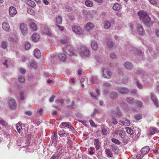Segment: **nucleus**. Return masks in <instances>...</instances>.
I'll list each match as a JSON object with an SVG mask.
<instances>
[{"label": "nucleus", "instance_id": "39448f33", "mask_svg": "<svg viewBox=\"0 0 159 159\" xmlns=\"http://www.w3.org/2000/svg\"><path fill=\"white\" fill-rule=\"evenodd\" d=\"M102 75L105 78L110 79L112 75L111 72L109 69L105 67L102 70Z\"/></svg>", "mask_w": 159, "mask_h": 159}, {"label": "nucleus", "instance_id": "de8ad7c7", "mask_svg": "<svg viewBox=\"0 0 159 159\" xmlns=\"http://www.w3.org/2000/svg\"><path fill=\"white\" fill-rule=\"evenodd\" d=\"M126 131L128 134H132L133 133V131L132 129L129 127H127L125 128Z\"/></svg>", "mask_w": 159, "mask_h": 159}, {"label": "nucleus", "instance_id": "9b49d317", "mask_svg": "<svg viewBox=\"0 0 159 159\" xmlns=\"http://www.w3.org/2000/svg\"><path fill=\"white\" fill-rule=\"evenodd\" d=\"M62 152V149H58L57 152L52 156L50 159H58L60 155H61Z\"/></svg>", "mask_w": 159, "mask_h": 159}, {"label": "nucleus", "instance_id": "412c9836", "mask_svg": "<svg viewBox=\"0 0 159 159\" xmlns=\"http://www.w3.org/2000/svg\"><path fill=\"white\" fill-rule=\"evenodd\" d=\"M157 131V129L154 127H150L148 131V135H152L155 134Z\"/></svg>", "mask_w": 159, "mask_h": 159}, {"label": "nucleus", "instance_id": "69168bd1", "mask_svg": "<svg viewBox=\"0 0 159 159\" xmlns=\"http://www.w3.org/2000/svg\"><path fill=\"white\" fill-rule=\"evenodd\" d=\"M55 98L56 96L53 95L49 98V100L50 102H52L54 101V99Z\"/></svg>", "mask_w": 159, "mask_h": 159}, {"label": "nucleus", "instance_id": "f03ea898", "mask_svg": "<svg viewBox=\"0 0 159 159\" xmlns=\"http://www.w3.org/2000/svg\"><path fill=\"white\" fill-rule=\"evenodd\" d=\"M131 30L132 32H136L140 34H143L144 33V30L142 25L139 24H136L135 26L131 24L130 26Z\"/></svg>", "mask_w": 159, "mask_h": 159}, {"label": "nucleus", "instance_id": "393cba45", "mask_svg": "<svg viewBox=\"0 0 159 159\" xmlns=\"http://www.w3.org/2000/svg\"><path fill=\"white\" fill-rule=\"evenodd\" d=\"M34 55L36 58H39L41 56V53L40 50L38 48L35 49L34 51Z\"/></svg>", "mask_w": 159, "mask_h": 159}, {"label": "nucleus", "instance_id": "9d476101", "mask_svg": "<svg viewBox=\"0 0 159 159\" xmlns=\"http://www.w3.org/2000/svg\"><path fill=\"white\" fill-rule=\"evenodd\" d=\"M41 30L44 34L49 35L51 34L50 30L46 25H43L41 27Z\"/></svg>", "mask_w": 159, "mask_h": 159}, {"label": "nucleus", "instance_id": "7ed1b4c3", "mask_svg": "<svg viewBox=\"0 0 159 159\" xmlns=\"http://www.w3.org/2000/svg\"><path fill=\"white\" fill-rule=\"evenodd\" d=\"M79 52L80 55L84 58L88 57L90 56L89 50L85 46H81Z\"/></svg>", "mask_w": 159, "mask_h": 159}, {"label": "nucleus", "instance_id": "c756f323", "mask_svg": "<svg viewBox=\"0 0 159 159\" xmlns=\"http://www.w3.org/2000/svg\"><path fill=\"white\" fill-rule=\"evenodd\" d=\"M28 66L35 68H36L37 66V63L34 61H32L30 62Z\"/></svg>", "mask_w": 159, "mask_h": 159}, {"label": "nucleus", "instance_id": "a211bd4d", "mask_svg": "<svg viewBox=\"0 0 159 159\" xmlns=\"http://www.w3.org/2000/svg\"><path fill=\"white\" fill-rule=\"evenodd\" d=\"M118 92L122 94H126L129 92L128 89L125 87H120L118 89Z\"/></svg>", "mask_w": 159, "mask_h": 159}, {"label": "nucleus", "instance_id": "f3484780", "mask_svg": "<svg viewBox=\"0 0 159 159\" xmlns=\"http://www.w3.org/2000/svg\"><path fill=\"white\" fill-rule=\"evenodd\" d=\"M93 143L96 150H98L101 146V143L99 140L97 139H94L93 140Z\"/></svg>", "mask_w": 159, "mask_h": 159}, {"label": "nucleus", "instance_id": "ddd939ff", "mask_svg": "<svg viewBox=\"0 0 159 159\" xmlns=\"http://www.w3.org/2000/svg\"><path fill=\"white\" fill-rule=\"evenodd\" d=\"M119 122L120 125L125 126H129L130 123V121L126 119L120 120Z\"/></svg>", "mask_w": 159, "mask_h": 159}, {"label": "nucleus", "instance_id": "0eeeda50", "mask_svg": "<svg viewBox=\"0 0 159 159\" xmlns=\"http://www.w3.org/2000/svg\"><path fill=\"white\" fill-rule=\"evenodd\" d=\"M21 32L23 35H26L28 33V29L26 25L24 23H21L20 25Z\"/></svg>", "mask_w": 159, "mask_h": 159}, {"label": "nucleus", "instance_id": "5fc2aeb1", "mask_svg": "<svg viewBox=\"0 0 159 159\" xmlns=\"http://www.w3.org/2000/svg\"><path fill=\"white\" fill-rule=\"evenodd\" d=\"M134 118L137 120H139L142 118V116L140 114H137L135 115Z\"/></svg>", "mask_w": 159, "mask_h": 159}, {"label": "nucleus", "instance_id": "cd10ccee", "mask_svg": "<svg viewBox=\"0 0 159 159\" xmlns=\"http://www.w3.org/2000/svg\"><path fill=\"white\" fill-rule=\"evenodd\" d=\"M94 25L93 23L89 22L88 23L86 26V29L88 30H89L94 27Z\"/></svg>", "mask_w": 159, "mask_h": 159}, {"label": "nucleus", "instance_id": "a878e982", "mask_svg": "<svg viewBox=\"0 0 159 159\" xmlns=\"http://www.w3.org/2000/svg\"><path fill=\"white\" fill-rule=\"evenodd\" d=\"M112 113L115 116H117L119 117L122 116V114L118 109H117L116 111H112Z\"/></svg>", "mask_w": 159, "mask_h": 159}, {"label": "nucleus", "instance_id": "20e7f679", "mask_svg": "<svg viewBox=\"0 0 159 159\" xmlns=\"http://www.w3.org/2000/svg\"><path fill=\"white\" fill-rule=\"evenodd\" d=\"M64 48H63V51L66 52L68 55L72 56L74 55V49L71 45L67 44Z\"/></svg>", "mask_w": 159, "mask_h": 159}, {"label": "nucleus", "instance_id": "c03bdc74", "mask_svg": "<svg viewBox=\"0 0 159 159\" xmlns=\"http://www.w3.org/2000/svg\"><path fill=\"white\" fill-rule=\"evenodd\" d=\"M8 40L9 41L12 42H16L17 41L18 39L16 37H10L8 38Z\"/></svg>", "mask_w": 159, "mask_h": 159}, {"label": "nucleus", "instance_id": "5701e85b", "mask_svg": "<svg viewBox=\"0 0 159 159\" xmlns=\"http://www.w3.org/2000/svg\"><path fill=\"white\" fill-rule=\"evenodd\" d=\"M149 147L148 146H146L141 149V152L142 154H146L149 152Z\"/></svg>", "mask_w": 159, "mask_h": 159}, {"label": "nucleus", "instance_id": "f704fd0d", "mask_svg": "<svg viewBox=\"0 0 159 159\" xmlns=\"http://www.w3.org/2000/svg\"><path fill=\"white\" fill-rule=\"evenodd\" d=\"M120 8V5L118 3L115 4L113 7V9L116 11L119 10Z\"/></svg>", "mask_w": 159, "mask_h": 159}, {"label": "nucleus", "instance_id": "3c124183", "mask_svg": "<svg viewBox=\"0 0 159 159\" xmlns=\"http://www.w3.org/2000/svg\"><path fill=\"white\" fill-rule=\"evenodd\" d=\"M62 19L61 17L59 16H58L56 17V22L59 24H61L62 23Z\"/></svg>", "mask_w": 159, "mask_h": 159}, {"label": "nucleus", "instance_id": "c85d7f7f", "mask_svg": "<svg viewBox=\"0 0 159 159\" xmlns=\"http://www.w3.org/2000/svg\"><path fill=\"white\" fill-rule=\"evenodd\" d=\"M101 131L102 135H106L108 133V129L107 128L101 127Z\"/></svg>", "mask_w": 159, "mask_h": 159}, {"label": "nucleus", "instance_id": "603ef678", "mask_svg": "<svg viewBox=\"0 0 159 159\" xmlns=\"http://www.w3.org/2000/svg\"><path fill=\"white\" fill-rule=\"evenodd\" d=\"M28 4L32 7H34L35 6V4L34 1H29L28 2Z\"/></svg>", "mask_w": 159, "mask_h": 159}, {"label": "nucleus", "instance_id": "473e14b6", "mask_svg": "<svg viewBox=\"0 0 159 159\" xmlns=\"http://www.w3.org/2000/svg\"><path fill=\"white\" fill-rule=\"evenodd\" d=\"M134 82L137 87L140 89H142L143 88L142 85L141 84L140 82L137 79L134 80Z\"/></svg>", "mask_w": 159, "mask_h": 159}, {"label": "nucleus", "instance_id": "6e6552de", "mask_svg": "<svg viewBox=\"0 0 159 159\" xmlns=\"http://www.w3.org/2000/svg\"><path fill=\"white\" fill-rule=\"evenodd\" d=\"M9 107L12 110H15L17 107V103L13 99H10L9 101Z\"/></svg>", "mask_w": 159, "mask_h": 159}, {"label": "nucleus", "instance_id": "58836bf2", "mask_svg": "<svg viewBox=\"0 0 159 159\" xmlns=\"http://www.w3.org/2000/svg\"><path fill=\"white\" fill-rule=\"evenodd\" d=\"M105 152L108 156L109 157H112L113 156V154L109 149H105Z\"/></svg>", "mask_w": 159, "mask_h": 159}, {"label": "nucleus", "instance_id": "a18cd8bd", "mask_svg": "<svg viewBox=\"0 0 159 159\" xmlns=\"http://www.w3.org/2000/svg\"><path fill=\"white\" fill-rule=\"evenodd\" d=\"M85 5L87 7H91L93 5V3L92 2L89 1L87 0L85 2Z\"/></svg>", "mask_w": 159, "mask_h": 159}, {"label": "nucleus", "instance_id": "4d7b16f0", "mask_svg": "<svg viewBox=\"0 0 159 159\" xmlns=\"http://www.w3.org/2000/svg\"><path fill=\"white\" fill-rule=\"evenodd\" d=\"M7 43L6 41H2L1 45V47L4 49L7 48Z\"/></svg>", "mask_w": 159, "mask_h": 159}, {"label": "nucleus", "instance_id": "338daca9", "mask_svg": "<svg viewBox=\"0 0 159 159\" xmlns=\"http://www.w3.org/2000/svg\"><path fill=\"white\" fill-rule=\"evenodd\" d=\"M131 49L132 51L133 52H134L135 53H137V51L138 52V53H139V52L140 53H141L142 52L141 51H139V50L138 51L136 50L135 49V48H134L133 47H131Z\"/></svg>", "mask_w": 159, "mask_h": 159}, {"label": "nucleus", "instance_id": "bb28decb", "mask_svg": "<svg viewBox=\"0 0 159 159\" xmlns=\"http://www.w3.org/2000/svg\"><path fill=\"white\" fill-rule=\"evenodd\" d=\"M118 95V94L116 92L112 91L110 93V97L112 99H115L117 98Z\"/></svg>", "mask_w": 159, "mask_h": 159}, {"label": "nucleus", "instance_id": "dca6fc26", "mask_svg": "<svg viewBox=\"0 0 159 159\" xmlns=\"http://www.w3.org/2000/svg\"><path fill=\"white\" fill-rule=\"evenodd\" d=\"M124 67L127 70H131L133 67V64L129 61H126L123 64Z\"/></svg>", "mask_w": 159, "mask_h": 159}, {"label": "nucleus", "instance_id": "6ab92c4d", "mask_svg": "<svg viewBox=\"0 0 159 159\" xmlns=\"http://www.w3.org/2000/svg\"><path fill=\"white\" fill-rule=\"evenodd\" d=\"M61 125L62 126L66 127L70 129L71 130L74 129V128L71 126V124L70 123L67 122H63L61 123Z\"/></svg>", "mask_w": 159, "mask_h": 159}, {"label": "nucleus", "instance_id": "6e6d98bb", "mask_svg": "<svg viewBox=\"0 0 159 159\" xmlns=\"http://www.w3.org/2000/svg\"><path fill=\"white\" fill-rule=\"evenodd\" d=\"M25 98L24 92L21 91L20 93V96L19 100L20 101H22Z\"/></svg>", "mask_w": 159, "mask_h": 159}, {"label": "nucleus", "instance_id": "680f3d73", "mask_svg": "<svg viewBox=\"0 0 159 159\" xmlns=\"http://www.w3.org/2000/svg\"><path fill=\"white\" fill-rule=\"evenodd\" d=\"M19 70L20 73L23 74H25L26 73V70L25 69L22 68H20L19 69Z\"/></svg>", "mask_w": 159, "mask_h": 159}, {"label": "nucleus", "instance_id": "f8f14e48", "mask_svg": "<svg viewBox=\"0 0 159 159\" xmlns=\"http://www.w3.org/2000/svg\"><path fill=\"white\" fill-rule=\"evenodd\" d=\"M9 13L11 17H13L17 13V11L16 8L11 6L9 8Z\"/></svg>", "mask_w": 159, "mask_h": 159}, {"label": "nucleus", "instance_id": "ea45409f", "mask_svg": "<svg viewBox=\"0 0 159 159\" xmlns=\"http://www.w3.org/2000/svg\"><path fill=\"white\" fill-rule=\"evenodd\" d=\"M25 49L26 50H29L31 47L30 43L28 42H25Z\"/></svg>", "mask_w": 159, "mask_h": 159}, {"label": "nucleus", "instance_id": "a19ab883", "mask_svg": "<svg viewBox=\"0 0 159 159\" xmlns=\"http://www.w3.org/2000/svg\"><path fill=\"white\" fill-rule=\"evenodd\" d=\"M91 81L95 84H98L99 82V80L96 76L93 77L90 80Z\"/></svg>", "mask_w": 159, "mask_h": 159}, {"label": "nucleus", "instance_id": "8fccbe9b", "mask_svg": "<svg viewBox=\"0 0 159 159\" xmlns=\"http://www.w3.org/2000/svg\"><path fill=\"white\" fill-rule=\"evenodd\" d=\"M18 79L19 81L21 83H23L25 81V78L24 76H19Z\"/></svg>", "mask_w": 159, "mask_h": 159}, {"label": "nucleus", "instance_id": "79ce46f5", "mask_svg": "<svg viewBox=\"0 0 159 159\" xmlns=\"http://www.w3.org/2000/svg\"><path fill=\"white\" fill-rule=\"evenodd\" d=\"M103 87L105 89H108L111 87V85L108 82H105L103 84Z\"/></svg>", "mask_w": 159, "mask_h": 159}, {"label": "nucleus", "instance_id": "b1692460", "mask_svg": "<svg viewBox=\"0 0 159 159\" xmlns=\"http://www.w3.org/2000/svg\"><path fill=\"white\" fill-rule=\"evenodd\" d=\"M91 47L94 50H96L98 48V45L97 42L93 40H92L91 42Z\"/></svg>", "mask_w": 159, "mask_h": 159}, {"label": "nucleus", "instance_id": "4468645a", "mask_svg": "<svg viewBox=\"0 0 159 159\" xmlns=\"http://www.w3.org/2000/svg\"><path fill=\"white\" fill-rule=\"evenodd\" d=\"M151 99L153 102L154 105L156 107H158L159 104L156 96L154 95L153 93H151Z\"/></svg>", "mask_w": 159, "mask_h": 159}, {"label": "nucleus", "instance_id": "c9c22d12", "mask_svg": "<svg viewBox=\"0 0 159 159\" xmlns=\"http://www.w3.org/2000/svg\"><path fill=\"white\" fill-rule=\"evenodd\" d=\"M59 57L60 60L63 61H66V55L64 53L61 54L59 55Z\"/></svg>", "mask_w": 159, "mask_h": 159}, {"label": "nucleus", "instance_id": "e2e57ef3", "mask_svg": "<svg viewBox=\"0 0 159 159\" xmlns=\"http://www.w3.org/2000/svg\"><path fill=\"white\" fill-rule=\"evenodd\" d=\"M111 147L112 148V150L113 151H116L118 149V147L114 144L111 145Z\"/></svg>", "mask_w": 159, "mask_h": 159}, {"label": "nucleus", "instance_id": "f257e3e1", "mask_svg": "<svg viewBox=\"0 0 159 159\" xmlns=\"http://www.w3.org/2000/svg\"><path fill=\"white\" fill-rule=\"evenodd\" d=\"M139 18L144 22L146 25L150 26L152 24V21L147 13L143 11H140L138 13Z\"/></svg>", "mask_w": 159, "mask_h": 159}, {"label": "nucleus", "instance_id": "aec40b11", "mask_svg": "<svg viewBox=\"0 0 159 159\" xmlns=\"http://www.w3.org/2000/svg\"><path fill=\"white\" fill-rule=\"evenodd\" d=\"M57 135L56 133L54 132V135L52 136L51 139L52 143H54V146H56L57 140Z\"/></svg>", "mask_w": 159, "mask_h": 159}, {"label": "nucleus", "instance_id": "bf43d9fd", "mask_svg": "<svg viewBox=\"0 0 159 159\" xmlns=\"http://www.w3.org/2000/svg\"><path fill=\"white\" fill-rule=\"evenodd\" d=\"M0 124L3 126H6L7 125V123L3 120L1 117H0Z\"/></svg>", "mask_w": 159, "mask_h": 159}, {"label": "nucleus", "instance_id": "7c9ffc66", "mask_svg": "<svg viewBox=\"0 0 159 159\" xmlns=\"http://www.w3.org/2000/svg\"><path fill=\"white\" fill-rule=\"evenodd\" d=\"M126 101L130 104H133L134 103V99L132 97H128L126 99Z\"/></svg>", "mask_w": 159, "mask_h": 159}, {"label": "nucleus", "instance_id": "72a5a7b5", "mask_svg": "<svg viewBox=\"0 0 159 159\" xmlns=\"http://www.w3.org/2000/svg\"><path fill=\"white\" fill-rule=\"evenodd\" d=\"M58 134L59 135H61L62 136H65V135L67 136V135L69 136V134L68 133H65V131L63 129H61L58 132Z\"/></svg>", "mask_w": 159, "mask_h": 159}, {"label": "nucleus", "instance_id": "1a4fd4ad", "mask_svg": "<svg viewBox=\"0 0 159 159\" xmlns=\"http://www.w3.org/2000/svg\"><path fill=\"white\" fill-rule=\"evenodd\" d=\"M90 95L93 101H95L97 100L98 97L100 95V92L99 89H97L96 90V93L91 92L90 93Z\"/></svg>", "mask_w": 159, "mask_h": 159}, {"label": "nucleus", "instance_id": "e433bc0d", "mask_svg": "<svg viewBox=\"0 0 159 159\" xmlns=\"http://www.w3.org/2000/svg\"><path fill=\"white\" fill-rule=\"evenodd\" d=\"M107 45L109 48H111L113 47V43L111 40L110 39L107 40Z\"/></svg>", "mask_w": 159, "mask_h": 159}, {"label": "nucleus", "instance_id": "2eb2a0df", "mask_svg": "<svg viewBox=\"0 0 159 159\" xmlns=\"http://www.w3.org/2000/svg\"><path fill=\"white\" fill-rule=\"evenodd\" d=\"M2 27L3 29L6 32H9L10 31L9 25L7 22H3L2 24Z\"/></svg>", "mask_w": 159, "mask_h": 159}, {"label": "nucleus", "instance_id": "49530a36", "mask_svg": "<svg viewBox=\"0 0 159 159\" xmlns=\"http://www.w3.org/2000/svg\"><path fill=\"white\" fill-rule=\"evenodd\" d=\"M30 27L33 30H36L37 29V25L34 23H32L30 25Z\"/></svg>", "mask_w": 159, "mask_h": 159}, {"label": "nucleus", "instance_id": "2f4dec72", "mask_svg": "<svg viewBox=\"0 0 159 159\" xmlns=\"http://www.w3.org/2000/svg\"><path fill=\"white\" fill-rule=\"evenodd\" d=\"M21 122H19L16 125V127L18 131L20 133L22 129V127L21 125Z\"/></svg>", "mask_w": 159, "mask_h": 159}, {"label": "nucleus", "instance_id": "09e8293b", "mask_svg": "<svg viewBox=\"0 0 159 159\" xmlns=\"http://www.w3.org/2000/svg\"><path fill=\"white\" fill-rule=\"evenodd\" d=\"M27 12L31 15H34L35 12L34 10L31 8H29L27 9Z\"/></svg>", "mask_w": 159, "mask_h": 159}, {"label": "nucleus", "instance_id": "4be33fe9", "mask_svg": "<svg viewBox=\"0 0 159 159\" xmlns=\"http://www.w3.org/2000/svg\"><path fill=\"white\" fill-rule=\"evenodd\" d=\"M40 39V37L39 34L36 33H34L32 36V40L34 42H38Z\"/></svg>", "mask_w": 159, "mask_h": 159}, {"label": "nucleus", "instance_id": "13d9d810", "mask_svg": "<svg viewBox=\"0 0 159 159\" xmlns=\"http://www.w3.org/2000/svg\"><path fill=\"white\" fill-rule=\"evenodd\" d=\"M111 141L116 144H120V142L117 139L113 138L111 139Z\"/></svg>", "mask_w": 159, "mask_h": 159}, {"label": "nucleus", "instance_id": "423d86ee", "mask_svg": "<svg viewBox=\"0 0 159 159\" xmlns=\"http://www.w3.org/2000/svg\"><path fill=\"white\" fill-rule=\"evenodd\" d=\"M72 29L74 32L78 35H81L83 34V30L80 26H73L72 28Z\"/></svg>", "mask_w": 159, "mask_h": 159}, {"label": "nucleus", "instance_id": "4c0bfd02", "mask_svg": "<svg viewBox=\"0 0 159 159\" xmlns=\"http://www.w3.org/2000/svg\"><path fill=\"white\" fill-rule=\"evenodd\" d=\"M104 28L106 29H108L111 26V24L109 22L107 21H104Z\"/></svg>", "mask_w": 159, "mask_h": 159}, {"label": "nucleus", "instance_id": "0e129e2a", "mask_svg": "<svg viewBox=\"0 0 159 159\" xmlns=\"http://www.w3.org/2000/svg\"><path fill=\"white\" fill-rule=\"evenodd\" d=\"M150 3L153 5H156L157 3V0H148Z\"/></svg>", "mask_w": 159, "mask_h": 159}, {"label": "nucleus", "instance_id": "864d4df0", "mask_svg": "<svg viewBox=\"0 0 159 159\" xmlns=\"http://www.w3.org/2000/svg\"><path fill=\"white\" fill-rule=\"evenodd\" d=\"M136 104L137 106L139 107H143V105L142 102L139 101H137L136 102Z\"/></svg>", "mask_w": 159, "mask_h": 159}, {"label": "nucleus", "instance_id": "052dcab7", "mask_svg": "<svg viewBox=\"0 0 159 159\" xmlns=\"http://www.w3.org/2000/svg\"><path fill=\"white\" fill-rule=\"evenodd\" d=\"M61 43L62 44H65L67 43L66 44V46L67 45V44H68L67 43V42L68 41V39L67 38H65L61 40Z\"/></svg>", "mask_w": 159, "mask_h": 159}, {"label": "nucleus", "instance_id": "37998d69", "mask_svg": "<svg viewBox=\"0 0 159 159\" xmlns=\"http://www.w3.org/2000/svg\"><path fill=\"white\" fill-rule=\"evenodd\" d=\"M119 135L121 138L124 139L125 136V132L120 130L119 131Z\"/></svg>", "mask_w": 159, "mask_h": 159}, {"label": "nucleus", "instance_id": "774afa93", "mask_svg": "<svg viewBox=\"0 0 159 159\" xmlns=\"http://www.w3.org/2000/svg\"><path fill=\"white\" fill-rule=\"evenodd\" d=\"M143 154H138L136 156V158L137 159H140L143 157Z\"/></svg>", "mask_w": 159, "mask_h": 159}]
</instances>
